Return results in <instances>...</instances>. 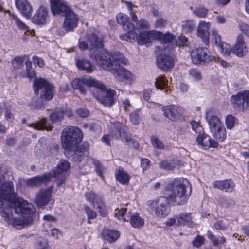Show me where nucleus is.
Masks as SVG:
<instances>
[{
	"label": "nucleus",
	"mask_w": 249,
	"mask_h": 249,
	"mask_svg": "<svg viewBox=\"0 0 249 249\" xmlns=\"http://www.w3.org/2000/svg\"><path fill=\"white\" fill-rule=\"evenodd\" d=\"M0 178V213L4 220L11 222L16 229H20L30 225L36 211L32 204L28 203L15 193L14 184L10 181L3 183Z\"/></svg>",
	"instance_id": "nucleus-1"
},
{
	"label": "nucleus",
	"mask_w": 249,
	"mask_h": 249,
	"mask_svg": "<svg viewBox=\"0 0 249 249\" xmlns=\"http://www.w3.org/2000/svg\"><path fill=\"white\" fill-rule=\"evenodd\" d=\"M94 59L101 68L110 71L117 80L129 83L133 79V74L120 64L127 65L128 63V60L120 52H100L94 56Z\"/></svg>",
	"instance_id": "nucleus-2"
},
{
	"label": "nucleus",
	"mask_w": 249,
	"mask_h": 249,
	"mask_svg": "<svg viewBox=\"0 0 249 249\" xmlns=\"http://www.w3.org/2000/svg\"><path fill=\"white\" fill-rule=\"evenodd\" d=\"M169 197L178 205L186 203L191 193V186L189 180L184 178L175 180L170 185Z\"/></svg>",
	"instance_id": "nucleus-3"
},
{
	"label": "nucleus",
	"mask_w": 249,
	"mask_h": 249,
	"mask_svg": "<svg viewBox=\"0 0 249 249\" xmlns=\"http://www.w3.org/2000/svg\"><path fill=\"white\" fill-rule=\"evenodd\" d=\"M83 133L80 129L69 126L65 128L61 135L62 144L64 149L71 150V149L79 143L82 139Z\"/></svg>",
	"instance_id": "nucleus-4"
},
{
	"label": "nucleus",
	"mask_w": 249,
	"mask_h": 249,
	"mask_svg": "<svg viewBox=\"0 0 249 249\" xmlns=\"http://www.w3.org/2000/svg\"><path fill=\"white\" fill-rule=\"evenodd\" d=\"M115 216L120 221H129L131 226L135 228L140 229L143 227L144 222L143 219L137 213H131L130 212L127 213L125 208H117L115 210Z\"/></svg>",
	"instance_id": "nucleus-5"
},
{
	"label": "nucleus",
	"mask_w": 249,
	"mask_h": 249,
	"mask_svg": "<svg viewBox=\"0 0 249 249\" xmlns=\"http://www.w3.org/2000/svg\"><path fill=\"white\" fill-rule=\"evenodd\" d=\"M34 92L36 95L40 94L42 100L50 101L53 96L54 87L42 78L36 79L34 83Z\"/></svg>",
	"instance_id": "nucleus-6"
},
{
	"label": "nucleus",
	"mask_w": 249,
	"mask_h": 249,
	"mask_svg": "<svg viewBox=\"0 0 249 249\" xmlns=\"http://www.w3.org/2000/svg\"><path fill=\"white\" fill-rule=\"evenodd\" d=\"M205 118L213 136L219 142L223 141L226 137V131L220 119L215 115H212L209 118L208 114Z\"/></svg>",
	"instance_id": "nucleus-7"
},
{
	"label": "nucleus",
	"mask_w": 249,
	"mask_h": 249,
	"mask_svg": "<svg viewBox=\"0 0 249 249\" xmlns=\"http://www.w3.org/2000/svg\"><path fill=\"white\" fill-rule=\"evenodd\" d=\"M100 84L102 86H96L95 89L97 94L94 93L93 96L105 107H110L115 102L114 96L116 92L114 90L107 89L101 82Z\"/></svg>",
	"instance_id": "nucleus-8"
},
{
	"label": "nucleus",
	"mask_w": 249,
	"mask_h": 249,
	"mask_svg": "<svg viewBox=\"0 0 249 249\" xmlns=\"http://www.w3.org/2000/svg\"><path fill=\"white\" fill-rule=\"evenodd\" d=\"M191 57L193 63L196 65H206L213 59L210 50L203 47L193 50L191 53Z\"/></svg>",
	"instance_id": "nucleus-9"
},
{
	"label": "nucleus",
	"mask_w": 249,
	"mask_h": 249,
	"mask_svg": "<svg viewBox=\"0 0 249 249\" xmlns=\"http://www.w3.org/2000/svg\"><path fill=\"white\" fill-rule=\"evenodd\" d=\"M230 101L233 108L238 111L249 110V91L239 92L231 96Z\"/></svg>",
	"instance_id": "nucleus-10"
},
{
	"label": "nucleus",
	"mask_w": 249,
	"mask_h": 249,
	"mask_svg": "<svg viewBox=\"0 0 249 249\" xmlns=\"http://www.w3.org/2000/svg\"><path fill=\"white\" fill-rule=\"evenodd\" d=\"M70 168V163L65 160L62 159L59 161L57 166L52 170V177L56 179L58 187H60L65 182L66 174Z\"/></svg>",
	"instance_id": "nucleus-11"
},
{
	"label": "nucleus",
	"mask_w": 249,
	"mask_h": 249,
	"mask_svg": "<svg viewBox=\"0 0 249 249\" xmlns=\"http://www.w3.org/2000/svg\"><path fill=\"white\" fill-rule=\"evenodd\" d=\"M168 199L164 196L160 197L156 201H149L147 205L154 209L155 214L158 217L166 216L169 213Z\"/></svg>",
	"instance_id": "nucleus-12"
},
{
	"label": "nucleus",
	"mask_w": 249,
	"mask_h": 249,
	"mask_svg": "<svg viewBox=\"0 0 249 249\" xmlns=\"http://www.w3.org/2000/svg\"><path fill=\"white\" fill-rule=\"evenodd\" d=\"M157 56L156 64L157 67L164 71L172 69L174 66L175 57L171 51H162Z\"/></svg>",
	"instance_id": "nucleus-13"
},
{
	"label": "nucleus",
	"mask_w": 249,
	"mask_h": 249,
	"mask_svg": "<svg viewBox=\"0 0 249 249\" xmlns=\"http://www.w3.org/2000/svg\"><path fill=\"white\" fill-rule=\"evenodd\" d=\"M72 86L74 89L78 90L81 93L85 94L87 92V87L96 88V86L102 85L99 81L91 78H82L73 80L72 81Z\"/></svg>",
	"instance_id": "nucleus-14"
},
{
	"label": "nucleus",
	"mask_w": 249,
	"mask_h": 249,
	"mask_svg": "<svg viewBox=\"0 0 249 249\" xmlns=\"http://www.w3.org/2000/svg\"><path fill=\"white\" fill-rule=\"evenodd\" d=\"M53 187L48 189L41 188L36 193L35 203L37 207L43 208L51 200Z\"/></svg>",
	"instance_id": "nucleus-15"
},
{
	"label": "nucleus",
	"mask_w": 249,
	"mask_h": 249,
	"mask_svg": "<svg viewBox=\"0 0 249 249\" xmlns=\"http://www.w3.org/2000/svg\"><path fill=\"white\" fill-rule=\"evenodd\" d=\"M89 148V144L87 141L81 144L76 146L74 151H71V158L75 162L82 161L87 156L88 151Z\"/></svg>",
	"instance_id": "nucleus-16"
},
{
	"label": "nucleus",
	"mask_w": 249,
	"mask_h": 249,
	"mask_svg": "<svg viewBox=\"0 0 249 249\" xmlns=\"http://www.w3.org/2000/svg\"><path fill=\"white\" fill-rule=\"evenodd\" d=\"M161 110L164 116L172 121L178 120L182 114L181 107L174 105L164 106Z\"/></svg>",
	"instance_id": "nucleus-17"
},
{
	"label": "nucleus",
	"mask_w": 249,
	"mask_h": 249,
	"mask_svg": "<svg viewBox=\"0 0 249 249\" xmlns=\"http://www.w3.org/2000/svg\"><path fill=\"white\" fill-rule=\"evenodd\" d=\"M50 4L53 15L65 14L71 10L69 6L64 0H50Z\"/></svg>",
	"instance_id": "nucleus-18"
},
{
	"label": "nucleus",
	"mask_w": 249,
	"mask_h": 249,
	"mask_svg": "<svg viewBox=\"0 0 249 249\" xmlns=\"http://www.w3.org/2000/svg\"><path fill=\"white\" fill-rule=\"evenodd\" d=\"M211 27V23L205 21H200L197 28V35L202 41L206 44L209 43L210 33L209 30Z\"/></svg>",
	"instance_id": "nucleus-19"
},
{
	"label": "nucleus",
	"mask_w": 249,
	"mask_h": 249,
	"mask_svg": "<svg viewBox=\"0 0 249 249\" xmlns=\"http://www.w3.org/2000/svg\"><path fill=\"white\" fill-rule=\"evenodd\" d=\"M49 18L47 9L42 6H40L36 11L32 18V22L37 25H44Z\"/></svg>",
	"instance_id": "nucleus-20"
},
{
	"label": "nucleus",
	"mask_w": 249,
	"mask_h": 249,
	"mask_svg": "<svg viewBox=\"0 0 249 249\" xmlns=\"http://www.w3.org/2000/svg\"><path fill=\"white\" fill-rule=\"evenodd\" d=\"M51 180V176L44 174L42 176H36L26 180V185L28 187H37L43 184H46Z\"/></svg>",
	"instance_id": "nucleus-21"
},
{
	"label": "nucleus",
	"mask_w": 249,
	"mask_h": 249,
	"mask_svg": "<svg viewBox=\"0 0 249 249\" xmlns=\"http://www.w3.org/2000/svg\"><path fill=\"white\" fill-rule=\"evenodd\" d=\"M248 51L247 44L243 40L242 35H239L237 37L236 43L232 47V53L239 57H242Z\"/></svg>",
	"instance_id": "nucleus-22"
},
{
	"label": "nucleus",
	"mask_w": 249,
	"mask_h": 249,
	"mask_svg": "<svg viewBox=\"0 0 249 249\" xmlns=\"http://www.w3.org/2000/svg\"><path fill=\"white\" fill-rule=\"evenodd\" d=\"M15 5L16 8L27 19L31 18L33 8L27 0H15Z\"/></svg>",
	"instance_id": "nucleus-23"
},
{
	"label": "nucleus",
	"mask_w": 249,
	"mask_h": 249,
	"mask_svg": "<svg viewBox=\"0 0 249 249\" xmlns=\"http://www.w3.org/2000/svg\"><path fill=\"white\" fill-rule=\"evenodd\" d=\"M212 186L226 192H232L235 186V184L231 179H226L213 181L212 183Z\"/></svg>",
	"instance_id": "nucleus-24"
},
{
	"label": "nucleus",
	"mask_w": 249,
	"mask_h": 249,
	"mask_svg": "<svg viewBox=\"0 0 249 249\" xmlns=\"http://www.w3.org/2000/svg\"><path fill=\"white\" fill-rule=\"evenodd\" d=\"M122 27L124 30L127 32V33L124 36H120V39L128 41L131 40V38L134 39L137 36V33L134 31L135 27L134 24L131 22L129 19L125 21L122 25Z\"/></svg>",
	"instance_id": "nucleus-25"
},
{
	"label": "nucleus",
	"mask_w": 249,
	"mask_h": 249,
	"mask_svg": "<svg viewBox=\"0 0 249 249\" xmlns=\"http://www.w3.org/2000/svg\"><path fill=\"white\" fill-rule=\"evenodd\" d=\"M65 19L64 23V28L68 31L72 30L75 28L78 22V19L75 14L71 11L65 14Z\"/></svg>",
	"instance_id": "nucleus-26"
},
{
	"label": "nucleus",
	"mask_w": 249,
	"mask_h": 249,
	"mask_svg": "<svg viewBox=\"0 0 249 249\" xmlns=\"http://www.w3.org/2000/svg\"><path fill=\"white\" fill-rule=\"evenodd\" d=\"M161 37L162 42L160 45L156 46V52L167 51L168 52L171 51V48L169 45V43L171 42L174 39L173 35L170 33H167L163 35Z\"/></svg>",
	"instance_id": "nucleus-27"
},
{
	"label": "nucleus",
	"mask_w": 249,
	"mask_h": 249,
	"mask_svg": "<svg viewBox=\"0 0 249 249\" xmlns=\"http://www.w3.org/2000/svg\"><path fill=\"white\" fill-rule=\"evenodd\" d=\"M192 219L191 213H180L178 216H177V225H187L189 227L193 228L195 226V224L192 221Z\"/></svg>",
	"instance_id": "nucleus-28"
},
{
	"label": "nucleus",
	"mask_w": 249,
	"mask_h": 249,
	"mask_svg": "<svg viewBox=\"0 0 249 249\" xmlns=\"http://www.w3.org/2000/svg\"><path fill=\"white\" fill-rule=\"evenodd\" d=\"M87 41L89 44V50L101 48L103 46L102 39L94 33L88 34Z\"/></svg>",
	"instance_id": "nucleus-29"
},
{
	"label": "nucleus",
	"mask_w": 249,
	"mask_h": 249,
	"mask_svg": "<svg viewBox=\"0 0 249 249\" xmlns=\"http://www.w3.org/2000/svg\"><path fill=\"white\" fill-rule=\"evenodd\" d=\"M5 12L8 14V19L12 24H15L19 29L22 30H28L29 28L28 26L21 21L17 15L11 13L9 10H7Z\"/></svg>",
	"instance_id": "nucleus-30"
},
{
	"label": "nucleus",
	"mask_w": 249,
	"mask_h": 249,
	"mask_svg": "<svg viewBox=\"0 0 249 249\" xmlns=\"http://www.w3.org/2000/svg\"><path fill=\"white\" fill-rule=\"evenodd\" d=\"M155 32L157 33L154 31H144L140 33L139 36L137 35L136 36L138 43L141 45L148 43L151 41V37H152L153 35H154Z\"/></svg>",
	"instance_id": "nucleus-31"
},
{
	"label": "nucleus",
	"mask_w": 249,
	"mask_h": 249,
	"mask_svg": "<svg viewBox=\"0 0 249 249\" xmlns=\"http://www.w3.org/2000/svg\"><path fill=\"white\" fill-rule=\"evenodd\" d=\"M85 196L88 201L93 204L94 207H95V204H96L97 207L99 209L103 208L104 204L101 197L96 195L95 193L92 192L87 193L85 194Z\"/></svg>",
	"instance_id": "nucleus-32"
},
{
	"label": "nucleus",
	"mask_w": 249,
	"mask_h": 249,
	"mask_svg": "<svg viewBox=\"0 0 249 249\" xmlns=\"http://www.w3.org/2000/svg\"><path fill=\"white\" fill-rule=\"evenodd\" d=\"M121 138L126 145L131 146L136 149L139 148V145L138 142L131 137V134L129 133L124 130L122 131Z\"/></svg>",
	"instance_id": "nucleus-33"
},
{
	"label": "nucleus",
	"mask_w": 249,
	"mask_h": 249,
	"mask_svg": "<svg viewBox=\"0 0 249 249\" xmlns=\"http://www.w3.org/2000/svg\"><path fill=\"white\" fill-rule=\"evenodd\" d=\"M102 235L105 240L109 243H112L117 240L120 237V233L118 231L104 230L102 231Z\"/></svg>",
	"instance_id": "nucleus-34"
},
{
	"label": "nucleus",
	"mask_w": 249,
	"mask_h": 249,
	"mask_svg": "<svg viewBox=\"0 0 249 249\" xmlns=\"http://www.w3.org/2000/svg\"><path fill=\"white\" fill-rule=\"evenodd\" d=\"M29 126L37 130H51L53 128L52 124L48 122L46 118H42L36 123L29 124Z\"/></svg>",
	"instance_id": "nucleus-35"
},
{
	"label": "nucleus",
	"mask_w": 249,
	"mask_h": 249,
	"mask_svg": "<svg viewBox=\"0 0 249 249\" xmlns=\"http://www.w3.org/2000/svg\"><path fill=\"white\" fill-rule=\"evenodd\" d=\"M76 65L79 69L85 71L87 73H90L93 71V66L89 60L84 59H77Z\"/></svg>",
	"instance_id": "nucleus-36"
},
{
	"label": "nucleus",
	"mask_w": 249,
	"mask_h": 249,
	"mask_svg": "<svg viewBox=\"0 0 249 249\" xmlns=\"http://www.w3.org/2000/svg\"><path fill=\"white\" fill-rule=\"evenodd\" d=\"M207 236L215 247L223 244L226 242V239L224 236L216 237L209 230L207 231Z\"/></svg>",
	"instance_id": "nucleus-37"
},
{
	"label": "nucleus",
	"mask_w": 249,
	"mask_h": 249,
	"mask_svg": "<svg viewBox=\"0 0 249 249\" xmlns=\"http://www.w3.org/2000/svg\"><path fill=\"white\" fill-rule=\"evenodd\" d=\"M211 137L207 134H200L196 139L198 144L201 145L204 148L207 149L210 148Z\"/></svg>",
	"instance_id": "nucleus-38"
},
{
	"label": "nucleus",
	"mask_w": 249,
	"mask_h": 249,
	"mask_svg": "<svg viewBox=\"0 0 249 249\" xmlns=\"http://www.w3.org/2000/svg\"><path fill=\"white\" fill-rule=\"evenodd\" d=\"M116 179L123 184H127L130 179V176L122 169H119L115 172Z\"/></svg>",
	"instance_id": "nucleus-39"
},
{
	"label": "nucleus",
	"mask_w": 249,
	"mask_h": 249,
	"mask_svg": "<svg viewBox=\"0 0 249 249\" xmlns=\"http://www.w3.org/2000/svg\"><path fill=\"white\" fill-rule=\"evenodd\" d=\"M181 27L183 33H191L195 29L196 24L193 20H187L182 22Z\"/></svg>",
	"instance_id": "nucleus-40"
},
{
	"label": "nucleus",
	"mask_w": 249,
	"mask_h": 249,
	"mask_svg": "<svg viewBox=\"0 0 249 249\" xmlns=\"http://www.w3.org/2000/svg\"><path fill=\"white\" fill-rule=\"evenodd\" d=\"M115 129L112 130L110 132L111 136L115 139H119L121 137L122 131L124 130L123 125L120 123H117L115 124Z\"/></svg>",
	"instance_id": "nucleus-41"
},
{
	"label": "nucleus",
	"mask_w": 249,
	"mask_h": 249,
	"mask_svg": "<svg viewBox=\"0 0 249 249\" xmlns=\"http://www.w3.org/2000/svg\"><path fill=\"white\" fill-rule=\"evenodd\" d=\"M26 70V77L31 79L34 78L36 76L34 70L32 69V63L30 60H27L25 62Z\"/></svg>",
	"instance_id": "nucleus-42"
},
{
	"label": "nucleus",
	"mask_w": 249,
	"mask_h": 249,
	"mask_svg": "<svg viewBox=\"0 0 249 249\" xmlns=\"http://www.w3.org/2000/svg\"><path fill=\"white\" fill-rule=\"evenodd\" d=\"M193 13L200 18H205L207 15L208 10L203 6H198L194 9Z\"/></svg>",
	"instance_id": "nucleus-43"
},
{
	"label": "nucleus",
	"mask_w": 249,
	"mask_h": 249,
	"mask_svg": "<svg viewBox=\"0 0 249 249\" xmlns=\"http://www.w3.org/2000/svg\"><path fill=\"white\" fill-rule=\"evenodd\" d=\"M218 47L224 55L229 56L232 53V47L225 42H223Z\"/></svg>",
	"instance_id": "nucleus-44"
},
{
	"label": "nucleus",
	"mask_w": 249,
	"mask_h": 249,
	"mask_svg": "<svg viewBox=\"0 0 249 249\" xmlns=\"http://www.w3.org/2000/svg\"><path fill=\"white\" fill-rule=\"evenodd\" d=\"M205 240L203 236L198 235L193 239L192 244L194 247L199 248L204 244Z\"/></svg>",
	"instance_id": "nucleus-45"
},
{
	"label": "nucleus",
	"mask_w": 249,
	"mask_h": 249,
	"mask_svg": "<svg viewBox=\"0 0 249 249\" xmlns=\"http://www.w3.org/2000/svg\"><path fill=\"white\" fill-rule=\"evenodd\" d=\"M64 114V110L55 111L50 116V119L53 123L58 122L63 118Z\"/></svg>",
	"instance_id": "nucleus-46"
},
{
	"label": "nucleus",
	"mask_w": 249,
	"mask_h": 249,
	"mask_svg": "<svg viewBox=\"0 0 249 249\" xmlns=\"http://www.w3.org/2000/svg\"><path fill=\"white\" fill-rule=\"evenodd\" d=\"M25 56V55L23 56L15 57L12 62L13 67L15 68H19L22 67Z\"/></svg>",
	"instance_id": "nucleus-47"
},
{
	"label": "nucleus",
	"mask_w": 249,
	"mask_h": 249,
	"mask_svg": "<svg viewBox=\"0 0 249 249\" xmlns=\"http://www.w3.org/2000/svg\"><path fill=\"white\" fill-rule=\"evenodd\" d=\"M155 84L158 89H162L167 86V82L165 78L160 76L156 78Z\"/></svg>",
	"instance_id": "nucleus-48"
},
{
	"label": "nucleus",
	"mask_w": 249,
	"mask_h": 249,
	"mask_svg": "<svg viewBox=\"0 0 249 249\" xmlns=\"http://www.w3.org/2000/svg\"><path fill=\"white\" fill-rule=\"evenodd\" d=\"M212 37L213 41L217 47H219L223 42H221L220 36L218 34L217 31L214 29H212Z\"/></svg>",
	"instance_id": "nucleus-49"
},
{
	"label": "nucleus",
	"mask_w": 249,
	"mask_h": 249,
	"mask_svg": "<svg viewBox=\"0 0 249 249\" xmlns=\"http://www.w3.org/2000/svg\"><path fill=\"white\" fill-rule=\"evenodd\" d=\"M189 75L196 81L202 79V74L200 71L196 68H193L189 71Z\"/></svg>",
	"instance_id": "nucleus-50"
},
{
	"label": "nucleus",
	"mask_w": 249,
	"mask_h": 249,
	"mask_svg": "<svg viewBox=\"0 0 249 249\" xmlns=\"http://www.w3.org/2000/svg\"><path fill=\"white\" fill-rule=\"evenodd\" d=\"M159 167L161 169L168 171L173 170L175 168V166L173 163L169 162L167 160L161 161L159 163Z\"/></svg>",
	"instance_id": "nucleus-51"
},
{
	"label": "nucleus",
	"mask_w": 249,
	"mask_h": 249,
	"mask_svg": "<svg viewBox=\"0 0 249 249\" xmlns=\"http://www.w3.org/2000/svg\"><path fill=\"white\" fill-rule=\"evenodd\" d=\"M85 210L88 216V222L90 223L89 220L95 218L97 216V213L87 206L85 207Z\"/></svg>",
	"instance_id": "nucleus-52"
},
{
	"label": "nucleus",
	"mask_w": 249,
	"mask_h": 249,
	"mask_svg": "<svg viewBox=\"0 0 249 249\" xmlns=\"http://www.w3.org/2000/svg\"><path fill=\"white\" fill-rule=\"evenodd\" d=\"M225 122L227 128L231 129L234 126L235 118L232 115H228L226 118Z\"/></svg>",
	"instance_id": "nucleus-53"
},
{
	"label": "nucleus",
	"mask_w": 249,
	"mask_h": 249,
	"mask_svg": "<svg viewBox=\"0 0 249 249\" xmlns=\"http://www.w3.org/2000/svg\"><path fill=\"white\" fill-rule=\"evenodd\" d=\"M93 162L95 166V170L97 172V174L101 177V178L103 179L104 177L103 176V174L105 170V168L103 167L100 163L96 160H93Z\"/></svg>",
	"instance_id": "nucleus-54"
},
{
	"label": "nucleus",
	"mask_w": 249,
	"mask_h": 249,
	"mask_svg": "<svg viewBox=\"0 0 249 249\" xmlns=\"http://www.w3.org/2000/svg\"><path fill=\"white\" fill-rule=\"evenodd\" d=\"M37 249L49 248L47 241L46 238L43 237H39L37 239Z\"/></svg>",
	"instance_id": "nucleus-55"
},
{
	"label": "nucleus",
	"mask_w": 249,
	"mask_h": 249,
	"mask_svg": "<svg viewBox=\"0 0 249 249\" xmlns=\"http://www.w3.org/2000/svg\"><path fill=\"white\" fill-rule=\"evenodd\" d=\"M214 228L216 230H225L228 228V226L223 220H218L213 224Z\"/></svg>",
	"instance_id": "nucleus-56"
},
{
	"label": "nucleus",
	"mask_w": 249,
	"mask_h": 249,
	"mask_svg": "<svg viewBox=\"0 0 249 249\" xmlns=\"http://www.w3.org/2000/svg\"><path fill=\"white\" fill-rule=\"evenodd\" d=\"M151 142L153 145L156 148L164 149V145L163 143L156 137L151 138Z\"/></svg>",
	"instance_id": "nucleus-57"
},
{
	"label": "nucleus",
	"mask_w": 249,
	"mask_h": 249,
	"mask_svg": "<svg viewBox=\"0 0 249 249\" xmlns=\"http://www.w3.org/2000/svg\"><path fill=\"white\" fill-rule=\"evenodd\" d=\"M190 124L194 132L196 133H199L200 134L202 130V127L200 124L194 121H191Z\"/></svg>",
	"instance_id": "nucleus-58"
},
{
	"label": "nucleus",
	"mask_w": 249,
	"mask_h": 249,
	"mask_svg": "<svg viewBox=\"0 0 249 249\" xmlns=\"http://www.w3.org/2000/svg\"><path fill=\"white\" fill-rule=\"evenodd\" d=\"M32 60L34 64L37 65L39 67L42 68L45 65V62L43 59L36 56H34Z\"/></svg>",
	"instance_id": "nucleus-59"
},
{
	"label": "nucleus",
	"mask_w": 249,
	"mask_h": 249,
	"mask_svg": "<svg viewBox=\"0 0 249 249\" xmlns=\"http://www.w3.org/2000/svg\"><path fill=\"white\" fill-rule=\"evenodd\" d=\"M239 27L241 31L249 37V25L241 22L239 23Z\"/></svg>",
	"instance_id": "nucleus-60"
},
{
	"label": "nucleus",
	"mask_w": 249,
	"mask_h": 249,
	"mask_svg": "<svg viewBox=\"0 0 249 249\" xmlns=\"http://www.w3.org/2000/svg\"><path fill=\"white\" fill-rule=\"evenodd\" d=\"M127 19V17L125 15H123L121 13L117 15L116 20L117 22L120 24L123 25Z\"/></svg>",
	"instance_id": "nucleus-61"
},
{
	"label": "nucleus",
	"mask_w": 249,
	"mask_h": 249,
	"mask_svg": "<svg viewBox=\"0 0 249 249\" xmlns=\"http://www.w3.org/2000/svg\"><path fill=\"white\" fill-rule=\"evenodd\" d=\"M150 161L146 158H142L141 161V165L143 170H147L150 166Z\"/></svg>",
	"instance_id": "nucleus-62"
},
{
	"label": "nucleus",
	"mask_w": 249,
	"mask_h": 249,
	"mask_svg": "<svg viewBox=\"0 0 249 249\" xmlns=\"http://www.w3.org/2000/svg\"><path fill=\"white\" fill-rule=\"evenodd\" d=\"M167 24L166 20L161 18H158L155 23L156 28H161L165 26Z\"/></svg>",
	"instance_id": "nucleus-63"
},
{
	"label": "nucleus",
	"mask_w": 249,
	"mask_h": 249,
	"mask_svg": "<svg viewBox=\"0 0 249 249\" xmlns=\"http://www.w3.org/2000/svg\"><path fill=\"white\" fill-rule=\"evenodd\" d=\"M77 115L81 118H86L89 115V111L87 109L83 108H78L76 110Z\"/></svg>",
	"instance_id": "nucleus-64"
}]
</instances>
